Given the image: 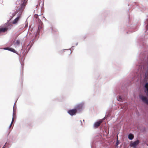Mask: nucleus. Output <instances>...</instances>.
<instances>
[{"label": "nucleus", "mask_w": 148, "mask_h": 148, "mask_svg": "<svg viewBox=\"0 0 148 148\" xmlns=\"http://www.w3.org/2000/svg\"><path fill=\"white\" fill-rule=\"evenodd\" d=\"M141 46L143 48L148 49V46L145 43H144ZM137 61L138 63L137 65L138 70L137 73L140 75L141 78L145 71L143 80L145 82H147L148 81V53L146 51L141 52L140 54Z\"/></svg>", "instance_id": "1"}, {"label": "nucleus", "mask_w": 148, "mask_h": 148, "mask_svg": "<svg viewBox=\"0 0 148 148\" xmlns=\"http://www.w3.org/2000/svg\"><path fill=\"white\" fill-rule=\"evenodd\" d=\"M27 1L25 0H18L16 2V4L18 5L17 12H18V15L13 21V24L16 23L20 19L21 15L25 8Z\"/></svg>", "instance_id": "2"}, {"label": "nucleus", "mask_w": 148, "mask_h": 148, "mask_svg": "<svg viewBox=\"0 0 148 148\" xmlns=\"http://www.w3.org/2000/svg\"><path fill=\"white\" fill-rule=\"evenodd\" d=\"M84 104V102H82L75 105V108L77 112H80L82 110Z\"/></svg>", "instance_id": "3"}, {"label": "nucleus", "mask_w": 148, "mask_h": 148, "mask_svg": "<svg viewBox=\"0 0 148 148\" xmlns=\"http://www.w3.org/2000/svg\"><path fill=\"white\" fill-rule=\"evenodd\" d=\"M29 44H28L27 45H24V46H22V50L23 51V53H25V54L27 53L28 51L29 50L30 48L32 46L33 44H32L30 46V47L28 48V50L27 49L29 45Z\"/></svg>", "instance_id": "4"}, {"label": "nucleus", "mask_w": 148, "mask_h": 148, "mask_svg": "<svg viewBox=\"0 0 148 148\" xmlns=\"http://www.w3.org/2000/svg\"><path fill=\"white\" fill-rule=\"evenodd\" d=\"M139 97L143 102L148 105V99L146 97L141 95H139Z\"/></svg>", "instance_id": "5"}, {"label": "nucleus", "mask_w": 148, "mask_h": 148, "mask_svg": "<svg viewBox=\"0 0 148 148\" xmlns=\"http://www.w3.org/2000/svg\"><path fill=\"white\" fill-rule=\"evenodd\" d=\"M104 119H100L95 122L93 125V127L95 128H98V127L100 126V124L103 122Z\"/></svg>", "instance_id": "6"}, {"label": "nucleus", "mask_w": 148, "mask_h": 148, "mask_svg": "<svg viewBox=\"0 0 148 148\" xmlns=\"http://www.w3.org/2000/svg\"><path fill=\"white\" fill-rule=\"evenodd\" d=\"M11 26V25L8 23L7 27L4 28H0V33L3 32H5L8 29H10Z\"/></svg>", "instance_id": "7"}, {"label": "nucleus", "mask_w": 148, "mask_h": 148, "mask_svg": "<svg viewBox=\"0 0 148 148\" xmlns=\"http://www.w3.org/2000/svg\"><path fill=\"white\" fill-rule=\"evenodd\" d=\"M77 112L75 108L69 110L67 112L71 116L75 115Z\"/></svg>", "instance_id": "8"}, {"label": "nucleus", "mask_w": 148, "mask_h": 148, "mask_svg": "<svg viewBox=\"0 0 148 148\" xmlns=\"http://www.w3.org/2000/svg\"><path fill=\"white\" fill-rule=\"evenodd\" d=\"M139 142H140L139 140H137L134 142L131 143L130 144V146L131 147H133L134 148H135L136 147Z\"/></svg>", "instance_id": "9"}, {"label": "nucleus", "mask_w": 148, "mask_h": 148, "mask_svg": "<svg viewBox=\"0 0 148 148\" xmlns=\"http://www.w3.org/2000/svg\"><path fill=\"white\" fill-rule=\"evenodd\" d=\"M4 50H7L12 52H13L14 53H15L17 54H18L16 51V50L10 47H8L6 48H5L3 49Z\"/></svg>", "instance_id": "10"}, {"label": "nucleus", "mask_w": 148, "mask_h": 148, "mask_svg": "<svg viewBox=\"0 0 148 148\" xmlns=\"http://www.w3.org/2000/svg\"><path fill=\"white\" fill-rule=\"evenodd\" d=\"M144 23L145 24L146 31H145V35H146L148 34V19H147L145 21Z\"/></svg>", "instance_id": "11"}, {"label": "nucleus", "mask_w": 148, "mask_h": 148, "mask_svg": "<svg viewBox=\"0 0 148 148\" xmlns=\"http://www.w3.org/2000/svg\"><path fill=\"white\" fill-rule=\"evenodd\" d=\"M117 100L119 101H123L124 99V98L121 95L119 96H117L116 97Z\"/></svg>", "instance_id": "12"}, {"label": "nucleus", "mask_w": 148, "mask_h": 148, "mask_svg": "<svg viewBox=\"0 0 148 148\" xmlns=\"http://www.w3.org/2000/svg\"><path fill=\"white\" fill-rule=\"evenodd\" d=\"M144 88L145 89V92L148 97V86L145 87V86H144Z\"/></svg>", "instance_id": "13"}, {"label": "nucleus", "mask_w": 148, "mask_h": 148, "mask_svg": "<svg viewBox=\"0 0 148 148\" xmlns=\"http://www.w3.org/2000/svg\"><path fill=\"white\" fill-rule=\"evenodd\" d=\"M134 138V135L130 133L128 135V138L130 140H132Z\"/></svg>", "instance_id": "14"}, {"label": "nucleus", "mask_w": 148, "mask_h": 148, "mask_svg": "<svg viewBox=\"0 0 148 148\" xmlns=\"http://www.w3.org/2000/svg\"><path fill=\"white\" fill-rule=\"evenodd\" d=\"M70 50L71 51L70 53V54H71V52H72L71 50L70 49H63V50H60V51H59V52L60 53H62L64 51V50Z\"/></svg>", "instance_id": "15"}, {"label": "nucleus", "mask_w": 148, "mask_h": 148, "mask_svg": "<svg viewBox=\"0 0 148 148\" xmlns=\"http://www.w3.org/2000/svg\"><path fill=\"white\" fill-rule=\"evenodd\" d=\"M50 29H51V32L52 33L55 32L56 31V30L54 28H53L52 26L50 27Z\"/></svg>", "instance_id": "16"}, {"label": "nucleus", "mask_w": 148, "mask_h": 148, "mask_svg": "<svg viewBox=\"0 0 148 148\" xmlns=\"http://www.w3.org/2000/svg\"><path fill=\"white\" fill-rule=\"evenodd\" d=\"M20 42L19 40H16L15 43V44L16 45H18L20 44Z\"/></svg>", "instance_id": "17"}, {"label": "nucleus", "mask_w": 148, "mask_h": 148, "mask_svg": "<svg viewBox=\"0 0 148 148\" xmlns=\"http://www.w3.org/2000/svg\"><path fill=\"white\" fill-rule=\"evenodd\" d=\"M16 14V13L14 12L12 14V16H10V17H11V18H12L13 16H14Z\"/></svg>", "instance_id": "18"}, {"label": "nucleus", "mask_w": 148, "mask_h": 148, "mask_svg": "<svg viewBox=\"0 0 148 148\" xmlns=\"http://www.w3.org/2000/svg\"><path fill=\"white\" fill-rule=\"evenodd\" d=\"M34 17L36 18L38 17V15L37 14H35L34 15Z\"/></svg>", "instance_id": "19"}, {"label": "nucleus", "mask_w": 148, "mask_h": 148, "mask_svg": "<svg viewBox=\"0 0 148 148\" xmlns=\"http://www.w3.org/2000/svg\"><path fill=\"white\" fill-rule=\"evenodd\" d=\"M144 86H145V87L146 86H148V82L145 83Z\"/></svg>", "instance_id": "20"}, {"label": "nucleus", "mask_w": 148, "mask_h": 148, "mask_svg": "<svg viewBox=\"0 0 148 148\" xmlns=\"http://www.w3.org/2000/svg\"><path fill=\"white\" fill-rule=\"evenodd\" d=\"M42 28V27L40 26H38V29L39 30H40Z\"/></svg>", "instance_id": "21"}, {"label": "nucleus", "mask_w": 148, "mask_h": 148, "mask_svg": "<svg viewBox=\"0 0 148 148\" xmlns=\"http://www.w3.org/2000/svg\"><path fill=\"white\" fill-rule=\"evenodd\" d=\"M119 142L118 140H117L116 143V145H119Z\"/></svg>", "instance_id": "22"}, {"label": "nucleus", "mask_w": 148, "mask_h": 148, "mask_svg": "<svg viewBox=\"0 0 148 148\" xmlns=\"http://www.w3.org/2000/svg\"><path fill=\"white\" fill-rule=\"evenodd\" d=\"M80 122L81 123V125L82 126L83 125V124H82V122L81 120L80 121Z\"/></svg>", "instance_id": "23"}, {"label": "nucleus", "mask_w": 148, "mask_h": 148, "mask_svg": "<svg viewBox=\"0 0 148 148\" xmlns=\"http://www.w3.org/2000/svg\"><path fill=\"white\" fill-rule=\"evenodd\" d=\"M14 106H13V116L14 115Z\"/></svg>", "instance_id": "24"}, {"label": "nucleus", "mask_w": 148, "mask_h": 148, "mask_svg": "<svg viewBox=\"0 0 148 148\" xmlns=\"http://www.w3.org/2000/svg\"><path fill=\"white\" fill-rule=\"evenodd\" d=\"M124 91V90H123V91H121L120 92H119V93H121L123 92Z\"/></svg>", "instance_id": "25"}, {"label": "nucleus", "mask_w": 148, "mask_h": 148, "mask_svg": "<svg viewBox=\"0 0 148 148\" xmlns=\"http://www.w3.org/2000/svg\"><path fill=\"white\" fill-rule=\"evenodd\" d=\"M5 144L2 148H5Z\"/></svg>", "instance_id": "26"}, {"label": "nucleus", "mask_w": 148, "mask_h": 148, "mask_svg": "<svg viewBox=\"0 0 148 148\" xmlns=\"http://www.w3.org/2000/svg\"><path fill=\"white\" fill-rule=\"evenodd\" d=\"M74 47V46H72V47H71V49H72V50H73V48Z\"/></svg>", "instance_id": "27"}, {"label": "nucleus", "mask_w": 148, "mask_h": 148, "mask_svg": "<svg viewBox=\"0 0 148 148\" xmlns=\"http://www.w3.org/2000/svg\"><path fill=\"white\" fill-rule=\"evenodd\" d=\"M78 44V42H77V43H76V44H75L76 45V46Z\"/></svg>", "instance_id": "28"}, {"label": "nucleus", "mask_w": 148, "mask_h": 148, "mask_svg": "<svg viewBox=\"0 0 148 148\" xmlns=\"http://www.w3.org/2000/svg\"><path fill=\"white\" fill-rule=\"evenodd\" d=\"M13 121H12V122H11V124H10L12 125V123H13Z\"/></svg>", "instance_id": "29"}, {"label": "nucleus", "mask_w": 148, "mask_h": 148, "mask_svg": "<svg viewBox=\"0 0 148 148\" xmlns=\"http://www.w3.org/2000/svg\"><path fill=\"white\" fill-rule=\"evenodd\" d=\"M13 121H12V122H11V124H10L12 125V123H13Z\"/></svg>", "instance_id": "30"}, {"label": "nucleus", "mask_w": 148, "mask_h": 148, "mask_svg": "<svg viewBox=\"0 0 148 148\" xmlns=\"http://www.w3.org/2000/svg\"><path fill=\"white\" fill-rule=\"evenodd\" d=\"M11 124H10V125L9 126V128H10V127H11Z\"/></svg>", "instance_id": "31"}, {"label": "nucleus", "mask_w": 148, "mask_h": 148, "mask_svg": "<svg viewBox=\"0 0 148 148\" xmlns=\"http://www.w3.org/2000/svg\"><path fill=\"white\" fill-rule=\"evenodd\" d=\"M38 6V5H36V9H37V6Z\"/></svg>", "instance_id": "32"}, {"label": "nucleus", "mask_w": 148, "mask_h": 148, "mask_svg": "<svg viewBox=\"0 0 148 148\" xmlns=\"http://www.w3.org/2000/svg\"><path fill=\"white\" fill-rule=\"evenodd\" d=\"M14 120V118H13L12 119V121H13Z\"/></svg>", "instance_id": "33"}, {"label": "nucleus", "mask_w": 148, "mask_h": 148, "mask_svg": "<svg viewBox=\"0 0 148 148\" xmlns=\"http://www.w3.org/2000/svg\"><path fill=\"white\" fill-rule=\"evenodd\" d=\"M21 65H22V68L23 69V66H22V64L21 63Z\"/></svg>", "instance_id": "34"}, {"label": "nucleus", "mask_w": 148, "mask_h": 148, "mask_svg": "<svg viewBox=\"0 0 148 148\" xmlns=\"http://www.w3.org/2000/svg\"><path fill=\"white\" fill-rule=\"evenodd\" d=\"M33 40H32V42H33Z\"/></svg>", "instance_id": "35"}, {"label": "nucleus", "mask_w": 148, "mask_h": 148, "mask_svg": "<svg viewBox=\"0 0 148 148\" xmlns=\"http://www.w3.org/2000/svg\"><path fill=\"white\" fill-rule=\"evenodd\" d=\"M122 89H123V90L124 89V88H122Z\"/></svg>", "instance_id": "36"}, {"label": "nucleus", "mask_w": 148, "mask_h": 148, "mask_svg": "<svg viewBox=\"0 0 148 148\" xmlns=\"http://www.w3.org/2000/svg\"><path fill=\"white\" fill-rule=\"evenodd\" d=\"M83 121H84V120H83Z\"/></svg>", "instance_id": "37"}, {"label": "nucleus", "mask_w": 148, "mask_h": 148, "mask_svg": "<svg viewBox=\"0 0 148 148\" xmlns=\"http://www.w3.org/2000/svg\"><path fill=\"white\" fill-rule=\"evenodd\" d=\"M27 0H25V1H27Z\"/></svg>", "instance_id": "38"}, {"label": "nucleus", "mask_w": 148, "mask_h": 148, "mask_svg": "<svg viewBox=\"0 0 148 148\" xmlns=\"http://www.w3.org/2000/svg\"><path fill=\"white\" fill-rule=\"evenodd\" d=\"M126 86H125V87L126 88Z\"/></svg>", "instance_id": "39"}]
</instances>
